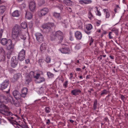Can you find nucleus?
I'll list each match as a JSON object with an SVG mask.
<instances>
[{"label":"nucleus","mask_w":128,"mask_h":128,"mask_svg":"<svg viewBox=\"0 0 128 128\" xmlns=\"http://www.w3.org/2000/svg\"><path fill=\"white\" fill-rule=\"evenodd\" d=\"M36 5L35 2L32 1L30 2V3L29 8L30 10L32 12H33L36 9Z\"/></svg>","instance_id":"dca6fc26"},{"label":"nucleus","mask_w":128,"mask_h":128,"mask_svg":"<svg viewBox=\"0 0 128 128\" xmlns=\"http://www.w3.org/2000/svg\"><path fill=\"white\" fill-rule=\"evenodd\" d=\"M54 27V24L52 23L44 24L42 26L43 28L47 33L52 31V28Z\"/></svg>","instance_id":"20e7f679"},{"label":"nucleus","mask_w":128,"mask_h":128,"mask_svg":"<svg viewBox=\"0 0 128 128\" xmlns=\"http://www.w3.org/2000/svg\"><path fill=\"white\" fill-rule=\"evenodd\" d=\"M47 122H46V124H49L50 122V120L49 119H48L47 120Z\"/></svg>","instance_id":"69168bd1"},{"label":"nucleus","mask_w":128,"mask_h":128,"mask_svg":"<svg viewBox=\"0 0 128 128\" xmlns=\"http://www.w3.org/2000/svg\"><path fill=\"white\" fill-rule=\"evenodd\" d=\"M53 15L54 16L57 18L59 19L60 18V13L54 12V13Z\"/></svg>","instance_id":"c9c22d12"},{"label":"nucleus","mask_w":128,"mask_h":128,"mask_svg":"<svg viewBox=\"0 0 128 128\" xmlns=\"http://www.w3.org/2000/svg\"><path fill=\"white\" fill-rule=\"evenodd\" d=\"M19 125L22 128H26L27 127V126L26 124L20 125L19 124Z\"/></svg>","instance_id":"6e6d98bb"},{"label":"nucleus","mask_w":128,"mask_h":128,"mask_svg":"<svg viewBox=\"0 0 128 128\" xmlns=\"http://www.w3.org/2000/svg\"><path fill=\"white\" fill-rule=\"evenodd\" d=\"M90 77V75H87L86 76V79H89Z\"/></svg>","instance_id":"0e129e2a"},{"label":"nucleus","mask_w":128,"mask_h":128,"mask_svg":"<svg viewBox=\"0 0 128 128\" xmlns=\"http://www.w3.org/2000/svg\"><path fill=\"white\" fill-rule=\"evenodd\" d=\"M125 98V97L123 95H122L121 96V99L124 101Z\"/></svg>","instance_id":"bf43d9fd"},{"label":"nucleus","mask_w":128,"mask_h":128,"mask_svg":"<svg viewBox=\"0 0 128 128\" xmlns=\"http://www.w3.org/2000/svg\"><path fill=\"white\" fill-rule=\"evenodd\" d=\"M19 37H20V39L18 40H20V38L25 40L26 38V36L22 32H21L19 34Z\"/></svg>","instance_id":"a878e982"},{"label":"nucleus","mask_w":128,"mask_h":128,"mask_svg":"<svg viewBox=\"0 0 128 128\" xmlns=\"http://www.w3.org/2000/svg\"><path fill=\"white\" fill-rule=\"evenodd\" d=\"M47 47V45L45 43H42L40 47V50L42 53L44 52Z\"/></svg>","instance_id":"6ab92c4d"},{"label":"nucleus","mask_w":128,"mask_h":128,"mask_svg":"<svg viewBox=\"0 0 128 128\" xmlns=\"http://www.w3.org/2000/svg\"><path fill=\"white\" fill-rule=\"evenodd\" d=\"M81 92V91L80 90L78 89H75L71 91V93L73 95L76 96L78 95Z\"/></svg>","instance_id":"aec40b11"},{"label":"nucleus","mask_w":128,"mask_h":128,"mask_svg":"<svg viewBox=\"0 0 128 128\" xmlns=\"http://www.w3.org/2000/svg\"><path fill=\"white\" fill-rule=\"evenodd\" d=\"M13 115L10 112L6 111L5 115L8 116H11Z\"/></svg>","instance_id":"a19ab883"},{"label":"nucleus","mask_w":128,"mask_h":128,"mask_svg":"<svg viewBox=\"0 0 128 128\" xmlns=\"http://www.w3.org/2000/svg\"><path fill=\"white\" fill-rule=\"evenodd\" d=\"M47 74L48 77L49 78H51L54 77V74L50 72H47Z\"/></svg>","instance_id":"473e14b6"},{"label":"nucleus","mask_w":128,"mask_h":128,"mask_svg":"<svg viewBox=\"0 0 128 128\" xmlns=\"http://www.w3.org/2000/svg\"><path fill=\"white\" fill-rule=\"evenodd\" d=\"M5 52L4 49L2 47L0 48V60L4 61L5 58Z\"/></svg>","instance_id":"2eb2a0df"},{"label":"nucleus","mask_w":128,"mask_h":128,"mask_svg":"<svg viewBox=\"0 0 128 128\" xmlns=\"http://www.w3.org/2000/svg\"><path fill=\"white\" fill-rule=\"evenodd\" d=\"M68 81H66L64 82L63 84V86L64 88H66L68 86Z\"/></svg>","instance_id":"de8ad7c7"},{"label":"nucleus","mask_w":128,"mask_h":128,"mask_svg":"<svg viewBox=\"0 0 128 128\" xmlns=\"http://www.w3.org/2000/svg\"><path fill=\"white\" fill-rule=\"evenodd\" d=\"M96 23V26H98L100 25V22H97Z\"/></svg>","instance_id":"e2e57ef3"},{"label":"nucleus","mask_w":128,"mask_h":128,"mask_svg":"<svg viewBox=\"0 0 128 128\" xmlns=\"http://www.w3.org/2000/svg\"><path fill=\"white\" fill-rule=\"evenodd\" d=\"M6 99V97L3 94L0 95V107L1 108H7L5 105L1 104L2 102L4 103Z\"/></svg>","instance_id":"1a4fd4ad"},{"label":"nucleus","mask_w":128,"mask_h":128,"mask_svg":"<svg viewBox=\"0 0 128 128\" xmlns=\"http://www.w3.org/2000/svg\"><path fill=\"white\" fill-rule=\"evenodd\" d=\"M49 11L48 9L46 8H44L41 9L38 13V16L42 17L47 14Z\"/></svg>","instance_id":"0eeeda50"},{"label":"nucleus","mask_w":128,"mask_h":128,"mask_svg":"<svg viewBox=\"0 0 128 128\" xmlns=\"http://www.w3.org/2000/svg\"><path fill=\"white\" fill-rule=\"evenodd\" d=\"M82 36V35L81 33L79 31H77L75 33V36L77 40L81 39Z\"/></svg>","instance_id":"412c9836"},{"label":"nucleus","mask_w":128,"mask_h":128,"mask_svg":"<svg viewBox=\"0 0 128 128\" xmlns=\"http://www.w3.org/2000/svg\"><path fill=\"white\" fill-rule=\"evenodd\" d=\"M118 29L115 28H114L112 30V32H113V33H115L117 36H118Z\"/></svg>","instance_id":"7c9ffc66"},{"label":"nucleus","mask_w":128,"mask_h":128,"mask_svg":"<svg viewBox=\"0 0 128 128\" xmlns=\"http://www.w3.org/2000/svg\"><path fill=\"white\" fill-rule=\"evenodd\" d=\"M100 56H99L98 58V59L100 61L102 59V55H100Z\"/></svg>","instance_id":"052dcab7"},{"label":"nucleus","mask_w":128,"mask_h":128,"mask_svg":"<svg viewBox=\"0 0 128 128\" xmlns=\"http://www.w3.org/2000/svg\"><path fill=\"white\" fill-rule=\"evenodd\" d=\"M20 73H18L15 74L14 76V78L15 81L16 80L18 79L20 76Z\"/></svg>","instance_id":"2f4dec72"},{"label":"nucleus","mask_w":128,"mask_h":128,"mask_svg":"<svg viewBox=\"0 0 128 128\" xmlns=\"http://www.w3.org/2000/svg\"><path fill=\"white\" fill-rule=\"evenodd\" d=\"M51 61V59L49 57H47L45 60L46 62L48 63H49Z\"/></svg>","instance_id":"a18cd8bd"},{"label":"nucleus","mask_w":128,"mask_h":128,"mask_svg":"<svg viewBox=\"0 0 128 128\" xmlns=\"http://www.w3.org/2000/svg\"><path fill=\"white\" fill-rule=\"evenodd\" d=\"M103 10L104 12L105 13L106 18H109L110 16V14L108 10L106 9H104Z\"/></svg>","instance_id":"bb28decb"},{"label":"nucleus","mask_w":128,"mask_h":128,"mask_svg":"<svg viewBox=\"0 0 128 128\" xmlns=\"http://www.w3.org/2000/svg\"><path fill=\"white\" fill-rule=\"evenodd\" d=\"M26 62L28 64L30 62V60L28 59H27V60H26Z\"/></svg>","instance_id":"774afa93"},{"label":"nucleus","mask_w":128,"mask_h":128,"mask_svg":"<svg viewBox=\"0 0 128 128\" xmlns=\"http://www.w3.org/2000/svg\"><path fill=\"white\" fill-rule=\"evenodd\" d=\"M70 79H72V78L73 77V74L72 73H71L70 74Z\"/></svg>","instance_id":"680f3d73"},{"label":"nucleus","mask_w":128,"mask_h":128,"mask_svg":"<svg viewBox=\"0 0 128 128\" xmlns=\"http://www.w3.org/2000/svg\"><path fill=\"white\" fill-rule=\"evenodd\" d=\"M88 14V18L90 19L91 20L93 18V16L90 10L89 11Z\"/></svg>","instance_id":"58836bf2"},{"label":"nucleus","mask_w":128,"mask_h":128,"mask_svg":"<svg viewBox=\"0 0 128 128\" xmlns=\"http://www.w3.org/2000/svg\"><path fill=\"white\" fill-rule=\"evenodd\" d=\"M75 48L76 50H78L80 48V45L79 44L76 45L75 47Z\"/></svg>","instance_id":"8fccbe9b"},{"label":"nucleus","mask_w":128,"mask_h":128,"mask_svg":"<svg viewBox=\"0 0 128 128\" xmlns=\"http://www.w3.org/2000/svg\"><path fill=\"white\" fill-rule=\"evenodd\" d=\"M20 29V27L17 24L12 29V37L16 41H18L20 39L19 34L21 32Z\"/></svg>","instance_id":"f03ea898"},{"label":"nucleus","mask_w":128,"mask_h":128,"mask_svg":"<svg viewBox=\"0 0 128 128\" xmlns=\"http://www.w3.org/2000/svg\"><path fill=\"white\" fill-rule=\"evenodd\" d=\"M9 82L8 80L4 81L0 84L1 90L8 93L10 90Z\"/></svg>","instance_id":"7ed1b4c3"},{"label":"nucleus","mask_w":128,"mask_h":128,"mask_svg":"<svg viewBox=\"0 0 128 128\" xmlns=\"http://www.w3.org/2000/svg\"><path fill=\"white\" fill-rule=\"evenodd\" d=\"M120 8L119 7L118 5H116V8H115L114 10V12H118V10Z\"/></svg>","instance_id":"37998d69"},{"label":"nucleus","mask_w":128,"mask_h":128,"mask_svg":"<svg viewBox=\"0 0 128 128\" xmlns=\"http://www.w3.org/2000/svg\"><path fill=\"white\" fill-rule=\"evenodd\" d=\"M32 13L29 12H26V17L28 20L31 19L32 16Z\"/></svg>","instance_id":"b1692460"},{"label":"nucleus","mask_w":128,"mask_h":128,"mask_svg":"<svg viewBox=\"0 0 128 128\" xmlns=\"http://www.w3.org/2000/svg\"><path fill=\"white\" fill-rule=\"evenodd\" d=\"M85 28L84 32L86 34L89 35L92 33L91 30L92 28V26L91 24H86L85 26Z\"/></svg>","instance_id":"9d476101"},{"label":"nucleus","mask_w":128,"mask_h":128,"mask_svg":"<svg viewBox=\"0 0 128 128\" xmlns=\"http://www.w3.org/2000/svg\"><path fill=\"white\" fill-rule=\"evenodd\" d=\"M64 3L67 6H71L72 4V2L70 0H64Z\"/></svg>","instance_id":"393cba45"},{"label":"nucleus","mask_w":128,"mask_h":128,"mask_svg":"<svg viewBox=\"0 0 128 128\" xmlns=\"http://www.w3.org/2000/svg\"><path fill=\"white\" fill-rule=\"evenodd\" d=\"M8 98L10 99V102L12 104H14L16 107H18L20 105V102H19L18 100H14L12 96L9 95Z\"/></svg>","instance_id":"ddd939ff"},{"label":"nucleus","mask_w":128,"mask_h":128,"mask_svg":"<svg viewBox=\"0 0 128 128\" xmlns=\"http://www.w3.org/2000/svg\"><path fill=\"white\" fill-rule=\"evenodd\" d=\"M32 78L28 75L26 77V82L28 84L29 82H30L32 81Z\"/></svg>","instance_id":"c85d7f7f"},{"label":"nucleus","mask_w":128,"mask_h":128,"mask_svg":"<svg viewBox=\"0 0 128 128\" xmlns=\"http://www.w3.org/2000/svg\"><path fill=\"white\" fill-rule=\"evenodd\" d=\"M6 10V7L5 6L2 5L0 6V13H3Z\"/></svg>","instance_id":"cd10ccee"},{"label":"nucleus","mask_w":128,"mask_h":128,"mask_svg":"<svg viewBox=\"0 0 128 128\" xmlns=\"http://www.w3.org/2000/svg\"><path fill=\"white\" fill-rule=\"evenodd\" d=\"M6 46V48L7 50L11 51L13 50L14 45L12 44V42L11 40L10 39L8 40V42Z\"/></svg>","instance_id":"6e6552de"},{"label":"nucleus","mask_w":128,"mask_h":128,"mask_svg":"<svg viewBox=\"0 0 128 128\" xmlns=\"http://www.w3.org/2000/svg\"><path fill=\"white\" fill-rule=\"evenodd\" d=\"M59 50L63 54H69L70 52V50L68 47H65L60 49Z\"/></svg>","instance_id":"f3484780"},{"label":"nucleus","mask_w":128,"mask_h":128,"mask_svg":"<svg viewBox=\"0 0 128 128\" xmlns=\"http://www.w3.org/2000/svg\"><path fill=\"white\" fill-rule=\"evenodd\" d=\"M113 34L112 32H109L108 36L110 38L112 39L113 38L112 36V35Z\"/></svg>","instance_id":"09e8293b"},{"label":"nucleus","mask_w":128,"mask_h":128,"mask_svg":"<svg viewBox=\"0 0 128 128\" xmlns=\"http://www.w3.org/2000/svg\"><path fill=\"white\" fill-rule=\"evenodd\" d=\"M97 100L96 99L95 100L93 104V109L94 110H96L97 108Z\"/></svg>","instance_id":"e433bc0d"},{"label":"nucleus","mask_w":128,"mask_h":128,"mask_svg":"<svg viewBox=\"0 0 128 128\" xmlns=\"http://www.w3.org/2000/svg\"><path fill=\"white\" fill-rule=\"evenodd\" d=\"M96 8L97 11V13H96V15L99 16H100L101 15V14L100 12L98 10V8L97 7H96Z\"/></svg>","instance_id":"c03bdc74"},{"label":"nucleus","mask_w":128,"mask_h":128,"mask_svg":"<svg viewBox=\"0 0 128 128\" xmlns=\"http://www.w3.org/2000/svg\"><path fill=\"white\" fill-rule=\"evenodd\" d=\"M6 56L8 58L10 59L11 57V53H7L6 54Z\"/></svg>","instance_id":"864d4df0"},{"label":"nucleus","mask_w":128,"mask_h":128,"mask_svg":"<svg viewBox=\"0 0 128 128\" xmlns=\"http://www.w3.org/2000/svg\"><path fill=\"white\" fill-rule=\"evenodd\" d=\"M45 112L47 113H49L50 112L51 109L49 107H46L44 108Z\"/></svg>","instance_id":"72a5a7b5"},{"label":"nucleus","mask_w":128,"mask_h":128,"mask_svg":"<svg viewBox=\"0 0 128 128\" xmlns=\"http://www.w3.org/2000/svg\"><path fill=\"white\" fill-rule=\"evenodd\" d=\"M94 41V39H92V38H91L90 40V41L89 44L90 46L92 45V43Z\"/></svg>","instance_id":"13d9d810"},{"label":"nucleus","mask_w":128,"mask_h":128,"mask_svg":"<svg viewBox=\"0 0 128 128\" xmlns=\"http://www.w3.org/2000/svg\"><path fill=\"white\" fill-rule=\"evenodd\" d=\"M81 70V69L80 68H77L76 69V70L77 71H79Z\"/></svg>","instance_id":"338daca9"},{"label":"nucleus","mask_w":128,"mask_h":128,"mask_svg":"<svg viewBox=\"0 0 128 128\" xmlns=\"http://www.w3.org/2000/svg\"><path fill=\"white\" fill-rule=\"evenodd\" d=\"M12 94L13 96L16 100H20V102L22 101V100L21 98L22 96L21 94L17 90H14V91L12 92Z\"/></svg>","instance_id":"423d86ee"},{"label":"nucleus","mask_w":128,"mask_h":128,"mask_svg":"<svg viewBox=\"0 0 128 128\" xmlns=\"http://www.w3.org/2000/svg\"><path fill=\"white\" fill-rule=\"evenodd\" d=\"M44 62V60L42 59H40L38 60V63L41 67H42Z\"/></svg>","instance_id":"f704fd0d"},{"label":"nucleus","mask_w":128,"mask_h":128,"mask_svg":"<svg viewBox=\"0 0 128 128\" xmlns=\"http://www.w3.org/2000/svg\"><path fill=\"white\" fill-rule=\"evenodd\" d=\"M26 51L22 49L18 53V58L21 61L24 60L25 58Z\"/></svg>","instance_id":"39448f33"},{"label":"nucleus","mask_w":128,"mask_h":128,"mask_svg":"<svg viewBox=\"0 0 128 128\" xmlns=\"http://www.w3.org/2000/svg\"><path fill=\"white\" fill-rule=\"evenodd\" d=\"M6 111L2 110H0V113L5 115Z\"/></svg>","instance_id":"603ef678"},{"label":"nucleus","mask_w":128,"mask_h":128,"mask_svg":"<svg viewBox=\"0 0 128 128\" xmlns=\"http://www.w3.org/2000/svg\"><path fill=\"white\" fill-rule=\"evenodd\" d=\"M20 15V12L18 10H16L12 14V16L14 17H18Z\"/></svg>","instance_id":"5701e85b"},{"label":"nucleus","mask_w":128,"mask_h":128,"mask_svg":"<svg viewBox=\"0 0 128 128\" xmlns=\"http://www.w3.org/2000/svg\"><path fill=\"white\" fill-rule=\"evenodd\" d=\"M79 3L82 4L83 3L85 4H87L92 3V1L91 0H80L79 1Z\"/></svg>","instance_id":"4be33fe9"},{"label":"nucleus","mask_w":128,"mask_h":128,"mask_svg":"<svg viewBox=\"0 0 128 128\" xmlns=\"http://www.w3.org/2000/svg\"><path fill=\"white\" fill-rule=\"evenodd\" d=\"M18 63V60L16 58V56H14L12 57L11 59V65L13 68L15 67Z\"/></svg>","instance_id":"f8f14e48"},{"label":"nucleus","mask_w":128,"mask_h":128,"mask_svg":"<svg viewBox=\"0 0 128 128\" xmlns=\"http://www.w3.org/2000/svg\"><path fill=\"white\" fill-rule=\"evenodd\" d=\"M108 91L106 89L104 90L102 92V93L101 94V96H103L104 94H107Z\"/></svg>","instance_id":"ea45409f"},{"label":"nucleus","mask_w":128,"mask_h":128,"mask_svg":"<svg viewBox=\"0 0 128 128\" xmlns=\"http://www.w3.org/2000/svg\"><path fill=\"white\" fill-rule=\"evenodd\" d=\"M28 90L27 88H23L21 92V95L22 97L24 98L26 96L28 92Z\"/></svg>","instance_id":"a211bd4d"},{"label":"nucleus","mask_w":128,"mask_h":128,"mask_svg":"<svg viewBox=\"0 0 128 128\" xmlns=\"http://www.w3.org/2000/svg\"><path fill=\"white\" fill-rule=\"evenodd\" d=\"M34 72L32 71H31L29 75H28V76H30L31 77V78H32V77H34V76H34Z\"/></svg>","instance_id":"79ce46f5"},{"label":"nucleus","mask_w":128,"mask_h":128,"mask_svg":"<svg viewBox=\"0 0 128 128\" xmlns=\"http://www.w3.org/2000/svg\"><path fill=\"white\" fill-rule=\"evenodd\" d=\"M34 78L37 80V82L40 83L45 81V79L43 76H40L39 74L37 73L36 75L34 76Z\"/></svg>","instance_id":"9b49d317"},{"label":"nucleus","mask_w":128,"mask_h":128,"mask_svg":"<svg viewBox=\"0 0 128 128\" xmlns=\"http://www.w3.org/2000/svg\"><path fill=\"white\" fill-rule=\"evenodd\" d=\"M3 32V30L2 29H1L0 30V39L2 37Z\"/></svg>","instance_id":"4d7b16f0"},{"label":"nucleus","mask_w":128,"mask_h":128,"mask_svg":"<svg viewBox=\"0 0 128 128\" xmlns=\"http://www.w3.org/2000/svg\"><path fill=\"white\" fill-rule=\"evenodd\" d=\"M8 40L6 38H3L1 40V44L3 45H6L8 42Z\"/></svg>","instance_id":"c756f323"},{"label":"nucleus","mask_w":128,"mask_h":128,"mask_svg":"<svg viewBox=\"0 0 128 128\" xmlns=\"http://www.w3.org/2000/svg\"><path fill=\"white\" fill-rule=\"evenodd\" d=\"M39 3L41 4H44L45 3V1L44 0H37Z\"/></svg>","instance_id":"49530a36"},{"label":"nucleus","mask_w":128,"mask_h":128,"mask_svg":"<svg viewBox=\"0 0 128 128\" xmlns=\"http://www.w3.org/2000/svg\"><path fill=\"white\" fill-rule=\"evenodd\" d=\"M63 33L60 30L56 31L51 37V40L55 41L58 43H61L63 40Z\"/></svg>","instance_id":"f257e3e1"},{"label":"nucleus","mask_w":128,"mask_h":128,"mask_svg":"<svg viewBox=\"0 0 128 128\" xmlns=\"http://www.w3.org/2000/svg\"><path fill=\"white\" fill-rule=\"evenodd\" d=\"M35 36L36 40L40 43L42 42L43 41L44 36L42 34L40 33H36L35 34Z\"/></svg>","instance_id":"4468645a"},{"label":"nucleus","mask_w":128,"mask_h":128,"mask_svg":"<svg viewBox=\"0 0 128 128\" xmlns=\"http://www.w3.org/2000/svg\"><path fill=\"white\" fill-rule=\"evenodd\" d=\"M74 37L72 36L71 34H70V40L71 41H73L74 40Z\"/></svg>","instance_id":"3c124183"},{"label":"nucleus","mask_w":128,"mask_h":128,"mask_svg":"<svg viewBox=\"0 0 128 128\" xmlns=\"http://www.w3.org/2000/svg\"><path fill=\"white\" fill-rule=\"evenodd\" d=\"M56 6L57 7L60 9H61L63 7V6L60 4H59L58 6Z\"/></svg>","instance_id":"5fc2aeb1"},{"label":"nucleus","mask_w":128,"mask_h":128,"mask_svg":"<svg viewBox=\"0 0 128 128\" xmlns=\"http://www.w3.org/2000/svg\"><path fill=\"white\" fill-rule=\"evenodd\" d=\"M21 26L23 28L25 29L26 28L27 25L26 23L24 22L21 23Z\"/></svg>","instance_id":"4c0bfd02"}]
</instances>
